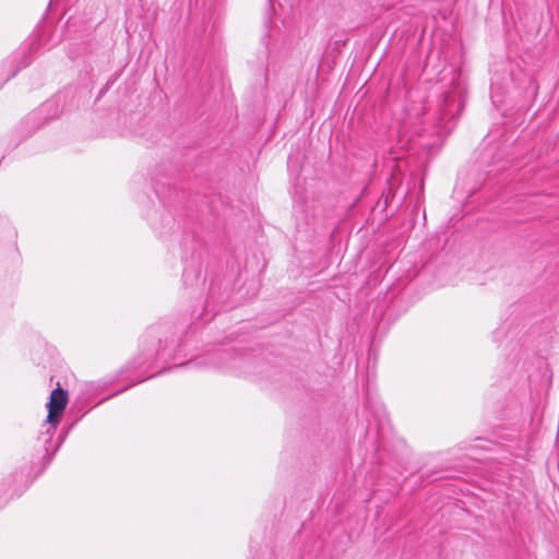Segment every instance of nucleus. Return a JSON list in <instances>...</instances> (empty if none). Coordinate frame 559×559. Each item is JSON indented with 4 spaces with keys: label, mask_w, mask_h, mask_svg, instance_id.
Masks as SVG:
<instances>
[{
    "label": "nucleus",
    "mask_w": 559,
    "mask_h": 559,
    "mask_svg": "<svg viewBox=\"0 0 559 559\" xmlns=\"http://www.w3.org/2000/svg\"><path fill=\"white\" fill-rule=\"evenodd\" d=\"M68 403V392L63 389L57 388L51 391L49 402L47 403L48 415L45 424L48 425L46 430L39 436V440L43 442L45 452L48 453L51 449L52 437L56 432V428L60 423V418Z\"/></svg>",
    "instance_id": "f257e3e1"
},
{
    "label": "nucleus",
    "mask_w": 559,
    "mask_h": 559,
    "mask_svg": "<svg viewBox=\"0 0 559 559\" xmlns=\"http://www.w3.org/2000/svg\"><path fill=\"white\" fill-rule=\"evenodd\" d=\"M11 63H15L17 62L19 66L14 69V71L9 75V79L10 78H13L15 76V74L17 73L19 70L27 67L29 64V58L25 55V52H22V53H15L11 61Z\"/></svg>",
    "instance_id": "f03ea898"
},
{
    "label": "nucleus",
    "mask_w": 559,
    "mask_h": 559,
    "mask_svg": "<svg viewBox=\"0 0 559 559\" xmlns=\"http://www.w3.org/2000/svg\"><path fill=\"white\" fill-rule=\"evenodd\" d=\"M454 100V97L451 92H445L443 94V99L441 104V112L444 119L449 117H453V111L450 108L451 103Z\"/></svg>",
    "instance_id": "7ed1b4c3"
},
{
    "label": "nucleus",
    "mask_w": 559,
    "mask_h": 559,
    "mask_svg": "<svg viewBox=\"0 0 559 559\" xmlns=\"http://www.w3.org/2000/svg\"><path fill=\"white\" fill-rule=\"evenodd\" d=\"M158 356L160 355L159 352H156L155 348H150L147 349V353L144 354V357H140L138 360H136V366L135 368L138 367H141L143 365H145L146 362H148L151 359H153L154 356Z\"/></svg>",
    "instance_id": "20e7f679"
},
{
    "label": "nucleus",
    "mask_w": 559,
    "mask_h": 559,
    "mask_svg": "<svg viewBox=\"0 0 559 559\" xmlns=\"http://www.w3.org/2000/svg\"><path fill=\"white\" fill-rule=\"evenodd\" d=\"M218 356L222 360L226 361L227 359L228 360H231V364H229L228 366H226V368H234L237 366V362L239 360H241V358H238V357H233L230 353L228 352H221L218 353Z\"/></svg>",
    "instance_id": "39448f33"
},
{
    "label": "nucleus",
    "mask_w": 559,
    "mask_h": 559,
    "mask_svg": "<svg viewBox=\"0 0 559 559\" xmlns=\"http://www.w3.org/2000/svg\"><path fill=\"white\" fill-rule=\"evenodd\" d=\"M148 334L152 335V336H155L156 335V329L155 328L150 329Z\"/></svg>",
    "instance_id": "423d86ee"
},
{
    "label": "nucleus",
    "mask_w": 559,
    "mask_h": 559,
    "mask_svg": "<svg viewBox=\"0 0 559 559\" xmlns=\"http://www.w3.org/2000/svg\"><path fill=\"white\" fill-rule=\"evenodd\" d=\"M195 365H197V362L189 361V362L185 364L183 366H188V367H190V366H195Z\"/></svg>",
    "instance_id": "0eeeda50"
},
{
    "label": "nucleus",
    "mask_w": 559,
    "mask_h": 559,
    "mask_svg": "<svg viewBox=\"0 0 559 559\" xmlns=\"http://www.w3.org/2000/svg\"><path fill=\"white\" fill-rule=\"evenodd\" d=\"M150 377H151V376H146V377L142 378L141 380H139L138 382H141V381H143V380H145V379H150Z\"/></svg>",
    "instance_id": "6e6552de"
}]
</instances>
